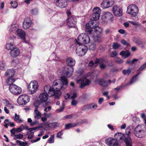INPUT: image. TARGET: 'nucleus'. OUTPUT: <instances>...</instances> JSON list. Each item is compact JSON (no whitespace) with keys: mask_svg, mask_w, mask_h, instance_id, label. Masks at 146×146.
I'll return each instance as SVG.
<instances>
[{"mask_svg":"<svg viewBox=\"0 0 146 146\" xmlns=\"http://www.w3.org/2000/svg\"><path fill=\"white\" fill-rule=\"evenodd\" d=\"M97 107V106L96 104L93 105L92 104H89L85 106H84V109H91L92 108H96Z\"/></svg>","mask_w":146,"mask_h":146,"instance_id":"nucleus-29","label":"nucleus"},{"mask_svg":"<svg viewBox=\"0 0 146 146\" xmlns=\"http://www.w3.org/2000/svg\"><path fill=\"white\" fill-rule=\"evenodd\" d=\"M49 96L46 92H43L41 93L39 96V98L41 102H45L49 98Z\"/></svg>","mask_w":146,"mask_h":146,"instance_id":"nucleus-19","label":"nucleus"},{"mask_svg":"<svg viewBox=\"0 0 146 146\" xmlns=\"http://www.w3.org/2000/svg\"><path fill=\"white\" fill-rule=\"evenodd\" d=\"M102 82H103L104 84H103V85H101V86H102L103 87H106V86H108L109 85V84L107 82L104 80L103 79L100 80L99 81V84H102Z\"/></svg>","mask_w":146,"mask_h":146,"instance_id":"nucleus-35","label":"nucleus"},{"mask_svg":"<svg viewBox=\"0 0 146 146\" xmlns=\"http://www.w3.org/2000/svg\"><path fill=\"white\" fill-rule=\"evenodd\" d=\"M78 45L76 49V53L79 56H82L87 51V47L84 45Z\"/></svg>","mask_w":146,"mask_h":146,"instance_id":"nucleus-7","label":"nucleus"},{"mask_svg":"<svg viewBox=\"0 0 146 146\" xmlns=\"http://www.w3.org/2000/svg\"><path fill=\"white\" fill-rule=\"evenodd\" d=\"M3 102L7 106L9 107V108L13 109L14 108V107L13 106L12 103L9 101L5 100H3Z\"/></svg>","mask_w":146,"mask_h":146,"instance_id":"nucleus-27","label":"nucleus"},{"mask_svg":"<svg viewBox=\"0 0 146 146\" xmlns=\"http://www.w3.org/2000/svg\"><path fill=\"white\" fill-rule=\"evenodd\" d=\"M140 74V73H139L136 75L134 76L131 79L130 82H128L127 83L126 86L129 85L130 84H133L136 82L138 79L137 78L138 76Z\"/></svg>","mask_w":146,"mask_h":146,"instance_id":"nucleus-24","label":"nucleus"},{"mask_svg":"<svg viewBox=\"0 0 146 146\" xmlns=\"http://www.w3.org/2000/svg\"><path fill=\"white\" fill-rule=\"evenodd\" d=\"M129 22L131 23L133 25H136V26H139L140 25L137 22H136L135 21H130Z\"/></svg>","mask_w":146,"mask_h":146,"instance_id":"nucleus-57","label":"nucleus"},{"mask_svg":"<svg viewBox=\"0 0 146 146\" xmlns=\"http://www.w3.org/2000/svg\"><path fill=\"white\" fill-rule=\"evenodd\" d=\"M38 88V82L36 81H33L31 82L28 86V88L31 94L35 93L37 91Z\"/></svg>","mask_w":146,"mask_h":146,"instance_id":"nucleus-10","label":"nucleus"},{"mask_svg":"<svg viewBox=\"0 0 146 146\" xmlns=\"http://www.w3.org/2000/svg\"><path fill=\"white\" fill-rule=\"evenodd\" d=\"M5 64L3 61L0 62V69L2 70L5 69Z\"/></svg>","mask_w":146,"mask_h":146,"instance_id":"nucleus-43","label":"nucleus"},{"mask_svg":"<svg viewBox=\"0 0 146 146\" xmlns=\"http://www.w3.org/2000/svg\"><path fill=\"white\" fill-rule=\"evenodd\" d=\"M90 42L89 36L85 34L81 33L80 34L76 40V42L78 44H86Z\"/></svg>","mask_w":146,"mask_h":146,"instance_id":"nucleus-5","label":"nucleus"},{"mask_svg":"<svg viewBox=\"0 0 146 146\" xmlns=\"http://www.w3.org/2000/svg\"><path fill=\"white\" fill-rule=\"evenodd\" d=\"M114 3L113 0H104L101 4L103 9H106L111 6Z\"/></svg>","mask_w":146,"mask_h":146,"instance_id":"nucleus-15","label":"nucleus"},{"mask_svg":"<svg viewBox=\"0 0 146 146\" xmlns=\"http://www.w3.org/2000/svg\"><path fill=\"white\" fill-rule=\"evenodd\" d=\"M77 124L68 123L65 125V129H69L72 127H75L77 125Z\"/></svg>","mask_w":146,"mask_h":146,"instance_id":"nucleus-34","label":"nucleus"},{"mask_svg":"<svg viewBox=\"0 0 146 146\" xmlns=\"http://www.w3.org/2000/svg\"><path fill=\"white\" fill-rule=\"evenodd\" d=\"M41 119L42 121L43 122L46 121L47 120V118L45 116L44 117H42Z\"/></svg>","mask_w":146,"mask_h":146,"instance_id":"nucleus-64","label":"nucleus"},{"mask_svg":"<svg viewBox=\"0 0 146 146\" xmlns=\"http://www.w3.org/2000/svg\"><path fill=\"white\" fill-rule=\"evenodd\" d=\"M15 71L13 69H9L7 70L6 71L5 76H7L13 77L15 74Z\"/></svg>","mask_w":146,"mask_h":146,"instance_id":"nucleus-22","label":"nucleus"},{"mask_svg":"<svg viewBox=\"0 0 146 146\" xmlns=\"http://www.w3.org/2000/svg\"><path fill=\"white\" fill-rule=\"evenodd\" d=\"M77 82V84H80V87L81 88H83L84 86L89 85L91 82L90 80L86 78L82 77Z\"/></svg>","mask_w":146,"mask_h":146,"instance_id":"nucleus-12","label":"nucleus"},{"mask_svg":"<svg viewBox=\"0 0 146 146\" xmlns=\"http://www.w3.org/2000/svg\"><path fill=\"white\" fill-rule=\"evenodd\" d=\"M104 58H100L99 59L96 58L95 60V63L96 64H97L99 63L100 64L101 62L104 61Z\"/></svg>","mask_w":146,"mask_h":146,"instance_id":"nucleus-44","label":"nucleus"},{"mask_svg":"<svg viewBox=\"0 0 146 146\" xmlns=\"http://www.w3.org/2000/svg\"><path fill=\"white\" fill-rule=\"evenodd\" d=\"M54 134L51 135H50V137L48 139V142L50 143H52L54 142Z\"/></svg>","mask_w":146,"mask_h":146,"instance_id":"nucleus-40","label":"nucleus"},{"mask_svg":"<svg viewBox=\"0 0 146 146\" xmlns=\"http://www.w3.org/2000/svg\"><path fill=\"white\" fill-rule=\"evenodd\" d=\"M31 12L32 14L34 15L37 14L38 13V10L36 8L32 9L31 11Z\"/></svg>","mask_w":146,"mask_h":146,"instance_id":"nucleus-48","label":"nucleus"},{"mask_svg":"<svg viewBox=\"0 0 146 146\" xmlns=\"http://www.w3.org/2000/svg\"><path fill=\"white\" fill-rule=\"evenodd\" d=\"M10 53L11 56L12 57H15L19 55L20 51L19 49L15 47L13 49L11 50Z\"/></svg>","mask_w":146,"mask_h":146,"instance_id":"nucleus-21","label":"nucleus"},{"mask_svg":"<svg viewBox=\"0 0 146 146\" xmlns=\"http://www.w3.org/2000/svg\"><path fill=\"white\" fill-rule=\"evenodd\" d=\"M133 41L135 42V43L137 44H139L140 43V40H139L136 38H134L133 39Z\"/></svg>","mask_w":146,"mask_h":146,"instance_id":"nucleus-59","label":"nucleus"},{"mask_svg":"<svg viewBox=\"0 0 146 146\" xmlns=\"http://www.w3.org/2000/svg\"><path fill=\"white\" fill-rule=\"evenodd\" d=\"M115 61L117 63L121 64L123 62V61L120 58L117 57L115 59Z\"/></svg>","mask_w":146,"mask_h":146,"instance_id":"nucleus-55","label":"nucleus"},{"mask_svg":"<svg viewBox=\"0 0 146 146\" xmlns=\"http://www.w3.org/2000/svg\"><path fill=\"white\" fill-rule=\"evenodd\" d=\"M16 143L21 146H25L27 145V142H23L18 140L16 141Z\"/></svg>","mask_w":146,"mask_h":146,"instance_id":"nucleus-37","label":"nucleus"},{"mask_svg":"<svg viewBox=\"0 0 146 146\" xmlns=\"http://www.w3.org/2000/svg\"><path fill=\"white\" fill-rule=\"evenodd\" d=\"M66 63L67 65L70 66H66L63 68L62 74L67 77H70L72 74L73 71V68L72 66L75 64V61L73 59L69 58L67 59Z\"/></svg>","mask_w":146,"mask_h":146,"instance_id":"nucleus-3","label":"nucleus"},{"mask_svg":"<svg viewBox=\"0 0 146 146\" xmlns=\"http://www.w3.org/2000/svg\"><path fill=\"white\" fill-rule=\"evenodd\" d=\"M14 120L19 123H22L23 122V120L22 119L20 118L19 115H17V113H15V115Z\"/></svg>","mask_w":146,"mask_h":146,"instance_id":"nucleus-32","label":"nucleus"},{"mask_svg":"<svg viewBox=\"0 0 146 146\" xmlns=\"http://www.w3.org/2000/svg\"><path fill=\"white\" fill-rule=\"evenodd\" d=\"M38 127H36L33 128H29L28 129V130L31 133H33L38 128Z\"/></svg>","mask_w":146,"mask_h":146,"instance_id":"nucleus-47","label":"nucleus"},{"mask_svg":"<svg viewBox=\"0 0 146 146\" xmlns=\"http://www.w3.org/2000/svg\"><path fill=\"white\" fill-rule=\"evenodd\" d=\"M117 54L118 53L116 51H113L110 53V56L112 57H114L116 56Z\"/></svg>","mask_w":146,"mask_h":146,"instance_id":"nucleus-49","label":"nucleus"},{"mask_svg":"<svg viewBox=\"0 0 146 146\" xmlns=\"http://www.w3.org/2000/svg\"><path fill=\"white\" fill-rule=\"evenodd\" d=\"M76 23V21L72 17H70L67 19V24L69 27H74Z\"/></svg>","mask_w":146,"mask_h":146,"instance_id":"nucleus-20","label":"nucleus"},{"mask_svg":"<svg viewBox=\"0 0 146 146\" xmlns=\"http://www.w3.org/2000/svg\"><path fill=\"white\" fill-rule=\"evenodd\" d=\"M17 36L23 40L24 42L27 43V42L26 40V34L25 32L21 29H17Z\"/></svg>","mask_w":146,"mask_h":146,"instance_id":"nucleus-17","label":"nucleus"},{"mask_svg":"<svg viewBox=\"0 0 146 146\" xmlns=\"http://www.w3.org/2000/svg\"><path fill=\"white\" fill-rule=\"evenodd\" d=\"M31 21L29 17L25 18L23 23V27L25 29H27L31 26Z\"/></svg>","mask_w":146,"mask_h":146,"instance_id":"nucleus-18","label":"nucleus"},{"mask_svg":"<svg viewBox=\"0 0 146 146\" xmlns=\"http://www.w3.org/2000/svg\"><path fill=\"white\" fill-rule=\"evenodd\" d=\"M23 137V135L21 134H19L17 135H15L14 136V139H21Z\"/></svg>","mask_w":146,"mask_h":146,"instance_id":"nucleus-39","label":"nucleus"},{"mask_svg":"<svg viewBox=\"0 0 146 146\" xmlns=\"http://www.w3.org/2000/svg\"><path fill=\"white\" fill-rule=\"evenodd\" d=\"M21 127L23 129H23H26L28 130V126L26 125H24L23 124H21L20 125Z\"/></svg>","mask_w":146,"mask_h":146,"instance_id":"nucleus-60","label":"nucleus"},{"mask_svg":"<svg viewBox=\"0 0 146 146\" xmlns=\"http://www.w3.org/2000/svg\"><path fill=\"white\" fill-rule=\"evenodd\" d=\"M34 105L35 107V109L37 110L39 106V104L38 102H35L34 103Z\"/></svg>","mask_w":146,"mask_h":146,"instance_id":"nucleus-56","label":"nucleus"},{"mask_svg":"<svg viewBox=\"0 0 146 146\" xmlns=\"http://www.w3.org/2000/svg\"><path fill=\"white\" fill-rule=\"evenodd\" d=\"M104 61L101 62L100 64V67L102 69H104L106 66V64L104 63H106L107 62V61L106 60L104 59Z\"/></svg>","mask_w":146,"mask_h":146,"instance_id":"nucleus-33","label":"nucleus"},{"mask_svg":"<svg viewBox=\"0 0 146 146\" xmlns=\"http://www.w3.org/2000/svg\"><path fill=\"white\" fill-rule=\"evenodd\" d=\"M30 100L29 97L27 95H21L18 98L17 102L20 105H25Z\"/></svg>","mask_w":146,"mask_h":146,"instance_id":"nucleus-9","label":"nucleus"},{"mask_svg":"<svg viewBox=\"0 0 146 146\" xmlns=\"http://www.w3.org/2000/svg\"><path fill=\"white\" fill-rule=\"evenodd\" d=\"M104 101V99L103 98H101L99 99L98 103L100 104H101Z\"/></svg>","mask_w":146,"mask_h":146,"instance_id":"nucleus-62","label":"nucleus"},{"mask_svg":"<svg viewBox=\"0 0 146 146\" xmlns=\"http://www.w3.org/2000/svg\"><path fill=\"white\" fill-rule=\"evenodd\" d=\"M106 143L109 146H118V143L117 139L108 138L105 140Z\"/></svg>","mask_w":146,"mask_h":146,"instance_id":"nucleus-14","label":"nucleus"},{"mask_svg":"<svg viewBox=\"0 0 146 146\" xmlns=\"http://www.w3.org/2000/svg\"><path fill=\"white\" fill-rule=\"evenodd\" d=\"M96 46L94 44H90L89 47V49L91 50H93L96 48Z\"/></svg>","mask_w":146,"mask_h":146,"instance_id":"nucleus-51","label":"nucleus"},{"mask_svg":"<svg viewBox=\"0 0 146 146\" xmlns=\"http://www.w3.org/2000/svg\"><path fill=\"white\" fill-rule=\"evenodd\" d=\"M71 105L73 106H75L77 104V101L75 100H73L71 102Z\"/></svg>","mask_w":146,"mask_h":146,"instance_id":"nucleus-61","label":"nucleus"},{"mask_svg":"<svg viewBox=\"0 0 146 146\" xmlns=\"http://www.w3.org/2000/svg\"><path fill=\"white\" fill-rule=\"evenodd\" d=\"M93 13L91 15V20L95 21L99 19L100 17L101 10L98 7L94 8L93 10Z\"/></svg>","mask_w":146,"mask_h":146,"instance_id":"nucleus-11","label":"nucleus"},{"mask_svg":"<svg viewBox=\"0 0 146 146\" xmlns=\"http://www.w3.org/2000/svg\"><path fill=\"white\" fill-rule=\"evenodd\" d=\"M130 53L128 50L122 51L120 53V55L124 56L125 58H127L130 55Z\"/></svg>","mask_w":146,"mask_h":146,"instance_id":"nucleus-26","label":"nucleus"},{"mask_svg":"<svg viewBox=\"0 0 146 146\" xmlns=\"http://www.w3.org/2000/svg\"><path fill=\"white\" fill-rule=\"evenodd\" d=\"M15 47V45L12 43H10L6 45V48L7 49L11 50Z\"/></svg>","mask_w":146,"mask_h":146,"instance_id":"nucleus-31","label":"nucleus"},{"mask_svg":"<svg viewBox=\"0 0 146 146\" xmlns=\"http://www.w3.org/2000/svg\"><path fill=\"white\" fill-rule=\"evenodd\" d=\"M146 67V62L145 63L143 64L137 70L138 72H141Z\"/></svg>","mask_w":146,"mask_h":146,"instance_id":"nucleus-45","label":"nucleus"},{"mask_svg":"<svg viewBox=\"0 0 146 146\" xmlns=\"http://www.w3.org/2000/svg\"><path fill=\"white\" fill-rule=\"evenodd\" d=\"M141 117L143 118L145 121V123L146 126V116L144 113H142L141 114Z\"/></svg>","mask_w":146,"mask_h":146,"instance_id":"nucleus-54","label":"nucleus"},{"mask_svg":"<svg viewBox=\"0 0 146 146\" xmlns=\"http://www.w3.org/2000/svg\"><path fill=\"white\" fill-rule=\"evenodd\" d=\"M134 133L137 137L141 138L144 137L146 134V130L143 125H139L134 129Z\"/></svg>","mask_w":146,"mask_h":146,"instance_id":"nucleus-4","label":"nucleus"},{"mask_svg":"<svg viewBox=\"0 0 146 146\" xmlns=\"http://www.w3.org/2000/svg\"><path fill=\"white\" fill-rule=\"evenodd\" d=\"M68 83L66 79L64 77H62L60 79L56 80L53 82V86L58 85V87L55 88L56 90L54 88L47 85L44 87V92L46 93L48 92V94L49 97L54 96L55 98H58L61 94L59 91L65 89Z\"/></svg>","mask_w":146,"mask_h":146,"instance_id":"nucleus-1","label":"nucleus"},{"mask_svg":"<svg viewBox=\"0 0 146 146\" xmlns=\"http://www.w3.org/2000/svg\"><path fill=\"white\" fill-rule=\"evenodd\" d=\"M121 43L124 45H126L127 46H130V44L125 40L124 39H122L121 40Z\"/></svg>","mask_w":146,"mask_h":146,"instance_id":"nucleus-46","label":"nucleus"},{"mask_svg":"<svg viewBox=\"0 0 146 146\" xmlns=\"http://www.w3.org/2000/svg\"><path fill=\"white\" fill-rule=\"evenodd\" d=\"M10 3L12 7L14 8H15L17 6V3L15 1H12Z\"/></svg>","mask_w":146,"mask_h":146,"instance_id":"nucleus-42","label":"nucleus"},{"mask_svg":"<svg viewBox=\"0 0 146 146\" xmlns=\"http://www.w3.org/2000/svg\"><path fill=\"white\" fill-rule=\"evenodd\" d=\"M63 106L60 107V109L56 110V112H60L63 111L64 109V105L63 104Z\"/></svg>","mask_w":146,"mask_h":146,"instance_id":"nucleus-53","label":"nucleus"},{"mask_svg":"<svg viewBox=\"0 0 146 146\" xmlns=\"http://www.w3.org/2000/svg\"><path fill=\"white\" fill-rule=\"evenodd\" d=\"M138 11L137 7L135 4H132L128 7L127 12L132 17H135L137 15Z\"/></svg>","mask_w":146,"mask_h":146,"instance_id":"nucleus-6","label":"nucleus"},{"mask_svg":"<svg viewBox=\"0 0 146 146\" xmlns=\"http://www.w3.org/2000/svg\"><path fill=\"white\" fill-rule=\"evenodd\" d=\"M22 130H23V129L21 127V126H20L19 127L17 128L16 129V132H20L21 131H22Z\"/></svg>","mask_w":146,"mask_h":146,"instance_id":"nucleus-63","label":"nucleus"},{"mask_svg":"<svg viewBox=\"0 0 146 146\" xmlns=\"http://www.w3.org/2000/svg\"><path fill=\"white\" fill-rule=\"evenodd\" d=\"M15 81V79L13 78V77H10L6 80V82L8 84L10 85L11 84H13V83Z\"/></svg>","mask_w":146,"mask_h":146,"instance_id":"nucleus-30","label":"nucleus"},{"mask_svg":"<svg viewBox=\"0 0 146 146\" xmlns=\"http://www.w3.org/2000/svg\"><path fill=\"white\" fill-rule=\"evenodd\" d=\"M63 134V133L61 131H60L57 133V134L56 136L57 137H59L60 138H62V137H61V136Z\"/></svg>","mask_w":146,"mask_h":146,"instance_id":"nucleus-58","label":"nucleus"},{"mask_svg":"<svg viewBox=\"0 0 146 146\" xmlns=\"http://www.w3.org/2000/svg\"><path fill=\"white\" fill-rule=\"evenodd\" d=\"M98 23L95 21L91 20L86 25L85 31L88 33L91 34L93 31L92 29L96 28L94 33L97 35H93L92 37L95 41L100 42L102 41V37L100 34L102 32V29L100 27H98Z\"/></svg>","mask_w":146,"mask_h":146,"instance_id":"nucleus-2","label":"nucleus"},{"mask_svg":"<svg viewBox=\"0 0 146 146\" xmlns=\"http://www.w3.org/2000/svg\"><path fill=\"white\" fill-rule=\"evenodd\" d=\"M10 92L14 95H19L22 92V89L20 87L15 84H11L9 87Z\"/></svg>","mask_w":146,"mask_h":146,"instance_id":"nucleus-8","label":"nucleus"},{"mask_svg":"<svg viewBox=\"0 0 146 146\" xmlns=\"http://www.w3.org/2000/svg\"><path fill=\"white\" fill-rule=\"evenodd\" d=\"M126 132L125 134H122V136L120 137V139L121 140H123L125 142L127 141L128 142H132L131 139L129 136L130 132L128 131V129H127Z\"/></svg>","mask_w":146,"mask_h":146,"instance_id":"nucleus-13","label":"nucleus"},{"mask_svg":"<svg viewBox=\"0 0 146 146\" xmlns=\"http://www.w3.org/2000/svg\"><path fill=\"white\" fill-rule=\"evenodd\" d=\"M19 60L18 59H16L13 61L12 65L14 66H16L19 63Z\"/></svg>","mask_w":146,"mask_h":146,"instance_id":"nucleus-41","label":"nucleus"},{"mask_svg":"<svg viewBox=\"0 0 146 146\" xmlns=\"http://www.w3.org/2000/svg\"><path fill=\"white\" fill-rule=\"evenodd\" d=\"M41 113L38 110L35 109L34 111V117L35 119H39L41 117Z\"/></svg>","mask_w":146,"mask_h":146,"instance_id":"nucleus-28","label":"nucleus"},{"mask_svg":"<svg viewBox=\"0 0 146 146\" xmlns=\"http://www.w3.org/2000/svg\"><path fill=\"white\" fill-rule=\"evenodd\" d=\"M113 13L116 17H120L122 15V11L121 8L116 5H114L112 8Z\"/></svg>","mask_w":146,"mask_h":146,"instance_id":"nucleus-16","label":"nucleus"},{"mask_svg":"<svg viewBox=\"0 0 146 146\" xmlns=\"http://www.w3.org/2000/svg\"><path fill=\"white\" fill-rule=\"evenodd\" d=\"M131 72V70L130 68L128 69L127 70H124L122 71V73L124 75H129Z\"/></svg>","mask_w":146,"mask_h":146,"instance_id":"nucleus-36","label":"nucleus"},{"mask_svg":"<svg viewBox=\"0 0 146 146\" xmlns=\"http://www.w3.org/2000/svg\"><path fill=\"white\" fill-rule=\"evenodd\" d=\"M104 15L105 17L106 18L109 17L111 20H112L113 19L112 14L109 12H106Z\"/></svg>","mask_w":146,"mask_h":146,"instance_id":"nucleus-38","label":"nucleus"},{"mask_svg":"<svg viewBox=\"0 0 146 146\" xmlns=\"http://www.w3.org/2000/svg\"><path fill=\"white\" fill-rule=\"evenodd\" d=\"M60 123L58 122H55L48 124L47 126L51 128H56L59 126Z\"/></svg>","mask_w":146,"mask_h":146,"instance_id":"nucleus-25","label":"nucleus"},{"mask_svg":"<svg viewBox=\"0 0 146 146\" xmlns=\"http://www.w3.org/2000/svg\"><path fill=\"white\" fill-rule=\"evenodd\" d=\"M121 135L122 133H116L115 134L114 137L116 139H117L119 138V137L121 136ZM120 137L119 138H120Z\"/></svg>","mask_w":146,"mask_h":146,"instance_id":"nucleus-52","label":"nucleus"},{"mask_svg":"<svg viewBox=\"0 0 146 146\" xmlns=\"http://www.w3.org/2000/svg\"><path fill=\"white\" fill-rule=\"evenodd\" d=\"M120 46V44L117 43H113V48L114 49L117 48Z\"/></svg>","mask_w":146,"mask_h":146,"instance_id":"nucleus-50","label":"nucleus"},{"mask_svg":"<svg viewBox=\"0 0 146 146\" xmlns=\"http://www.w3.org/2000/svg\"><path fill=\"white\" fill-rule=\"evenodd\" d=\"M18 28V25L16 23L12 24L11 25L9 29L10 32L17 31Z\"/></svg>","mask_w":146,"mask_h":146,"instance_id":"nucleus-23","label":"nucleus"}]
</instances>
